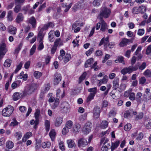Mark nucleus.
<instances>
[{"mask_svg":"<svg viewBox=\"0 0 151 151\" xmlns=\"http://www.w3.org/2000/svg\"><path fill=\"white\" fill-rule=\"evenodd\" d=\"M18 124V122L16 121L15 119H14L13 121L11 122L10 125L11 126L14 127L17 125Z\"/></svg>","mask_w":151,"mask_h":151,"instance_id":"nucleus-53","label":"nucleus"},{"mask_svg":"<svg viewBox=\"0 0 151 151\" xmlns=\"http://www.w3.org/2000/svg\"><path fill=\"white\" fill-rule=\"evenodd\" d=\"M92 127V124L91 122H88L85 125L83 129V132L84 134H87L90 132Z\"/></svg>","mask_w":151,"mask_h":151,"instance_id":"nucleus-4","label":"nucleus"},{"mask_svg":"<svg viewBox=\"0 0 151 151\" xmlns=\"http://www.w3.org/2000/svg\"><path fill=\"white\" fill-rule=\"evenodd\" d=\"M93 62V59L91 58L88 59L86 62L85 64V67L86 68H88L91 67L92 63Z\"/></svg>","mask_w":151,"mask_h":151,"instance_id":"nucleus-22","label":"nucleus"},{"mask_svg":"<svg viewBox=\"0 0 151 151\" xmlns=\"http://www.w3.org/2000/svg\"><path fill=\"white\" fill-rule=\"evenodd\" d=\"M88 143L86 139L84 138L79 139L78 141V145L79 147H84L88 145Z\"/></svg>","mask_w":151,"mask_h":151,"instance_id":"nucleus-8","label":"nucleus"},{"mask_svg":"<svg viewBox=\"0 0 151 151\" xmlns=\"http://www.w3.org/2000/svg\"><path fill=\"white\" fill-rule=\"evenodd\" d=\"M108 124V123L107 121L105 120L103 121L99 127L100 128L104 129L107 127Z\"/></svg>","mask_w":151,"mask_h":151,"instance_id":"nucleus-23","label":"nucleus"},{"mask_svg":"<svg viewBox=\"0 0 151 151\" xmlns=\"http://www.w3.org/2000/svg\"><path fill=\"white\" fill-rule=\"evenodd\" d=\"M80 128L81 126L79 124H76L74 126L72 131L73 132L77 134L79 132Z\"/></svg>","mask_w":151,"mask_h":151,"instance_id":"nucleus-21","label":"nucleus"},{"mask_svg":"<svg viewBox=\"0 0 151 151\" xmlns=\"http://www.w3.org/2000/svg\"><path fill=\"white\" fill-rule=\"evenodd\" d=\"M33 75L36 78H39L41 76L42 73L38 71H35L34 72Z\"/></svg>","mask_w":151,"mask_h":151,"instance_id":"nucleus-41","label":"nucleus"},{"mask_svg":"<svg viewBox=\"0 0 151 151\" xmlns=\"http://www.w3.org/2000/svg\"><path fill=\"white\" fill-rule=\"evenodd\" d=\"M129 99L130 100L134 101L136 99V97L134 93L132 92L129 94Z\"/></svg>","mask_w":151,"mask_h":151,"instance_id":"nucleus-49","label":"nucleus"},{"mask_svg":"<svg viewBox=\"0 0 151 151\" xmlns=\"http://www.w3.org/2000/svg\"><path fill=\"white\" fill-rule=\"evenodd\" d=\"M42 147L43 148H49L51 145L50 142H43L42 144Z\"/></svg>","mask_w":151,"mask_h":151,"instance_id":"nucleus-40","label":"nucleus"},{"mask_svg":"<svg viewBox=\"0 0 151 151\" xmlns=\"http://www.w3.org/2000/svg\"><path fill=\"white\" fill-rule=\"evenodd\" d=\"M49 136L52 141H54L55 140L56 134L54 129H52L50 130L49 133Z\"/></svg>","mask_w":151,"mask_h":151,"instance_id":"nucleus-20","label":"nucleus"},{"mask_svg":"<svg viewBox=\"0 0 151 151\" xmlns=\"http://www.w3.org/2000/svg\"><path fill=\"white\" fill-rule=\"evenodd\" d=\"M130 40L125 38H123L121 42L119 43V45L120 47H123L127 45L128 43L130 42Z\"/></svg>","mask_w":151,"mask_h":151,"instance_id":"nucleus-18","label":"nucleus"},{"mask_svg":"<svg viewBox=\"0 0 151 151\" xmlns=\"http://www.w3.org/2000/svg\"><path fill=\"white\" fill-rule=\"evenodd\" d=\"M95 95H94V94L90 93L87 98L86 100L87 102H88L93 99Z\"/></svg>","mask_w":151,"mask_h":151,"instance_id":"nucleus-50","label":"nucleus"},{"mask_svg":"<svg viewBox=\"0 0 151 151\" xmlns=\"http://www.w3.org/2000/svg\"><path fill=\"white\" fill-rule=\"evenodd\" d=\"M12 62V61L10 59H7L4 63V65L5 67H9L10 66Z\"/></svg>","mask_w":151,"mask_h":151,"instance_id":"nucleus-32","label":"nucleus"},{"mask_svg":"<svg viewBox=\"0 0 151 151\" xmlns=\"http://www.w3.org/2000/svg\"><path fill=\"white\" fill-rule=\"evenodd\" d=\"M144 75L147 77H150L151 76V72L149 70H147L144 73Z\"/></svg>","mask_w":151,"mask_h":151,"instance_id":"nucleus-52","label":"nucleus"},{"mask_svg":"<svg viewBox=\"0 0 151 151\" xmlns=\"http://www.w3.org/2000/svg\"><path fill=\"white\" fill-rule=\"evenodd\" d=\"M22 46V43H20L18 46L17 47L15 50V53H18L20 50H21Z\"/></svg>","mask_w":151,"mask_h":151,"instance_id":"nucleus-57","label":"nucleus"},{"mask_svg":"<svg viewBox=\"0 0 151 151\" xmlns=\"http://www.w3.org/2000/svg\"><path fill=\"white\" fill-rule=\"evenodd\" d=\"M108 77L106 75L102 79L98 81H99V82L98 83L99 86H100L103 83H106L108 81Z\"/></svg>","mask_w":151,"mask_h":151,"instance_id":"nucleus-24","label":"nucleus"},{"mask_svg":"<svg viewBox=\"0 0 151 151\" xmlns=\"http://www.w3.org/2000/svg\"><path fill=\"white\" fill-rule=\"evenodd\" d=\"M69 129L67 127H65L63 128L62 131L63 134L65 135L69 131Z\"/></svg>","mask_w":151,"mask_h":151,"instance_id":"nucleus-60","label":"nucleus"},{"mask_svg":"<svg viewBox=\"0 0 151 151\" xmlns=\"http://www.w3.org/2000/svg\"><path fill=\"white\" fill-rule=\"evenodd\" d=\"M27 22L31 24L33 28H35L36 25V21L35 18L32 17L28 18L27 21Z\"/></svg>","mask_w":151,"mask_h":151,"instance_id":"nucleus-11","label":"nucleus"},{"mask_svg":"<svg viewBox=\"0 0 151 151\" xmlns=\"http://www.w3.org/2000/svg\"><path fill=\"white\" fill-rule=\"evenodd\" d=\"M45 125L46 131L47 132L49 131L50 128V122L47 120H45Z\"/></svg>","mask_w":151,"mask_h":151,"instance_id":"nucleus-31","label":"nucleus"},{"mask_svg":"<svg viewBox=\"0 0 151 151\" xmlns=\"http://www.w3.org/2000/svg\"><path fill=\"white\" fill-rule=\"evenodd\" d=\"M24 16L22 13H19L17 15L15 19V21L17 23H19L22 22L24 19Z\"/></svg>","mask_w":151,"mask_h":151,"instance_id":"nucleus-16","label":"nucleus"},{"mask_svg":"<svg viewBox=\"0 0 151 151\" xmlns=\"http://www.w3.org/2000/svg\"><path fill=\"white\" fill-rule=\"evenodd\" d=\"M101 3V0H94L93 3L94 6H99Z\"/></svg>","mask_w":151,"mask_h":151,"instance_id":"nucleus-51","label":"nucleus"},{"mask_svg":"<svg viewBox=\"0 0 151 151\" xmlns=\"http://www.w3.org/2000/svg\"><path fill=\"white\" fill-rule=\"evenodd\" d=\"M142 96V93L140 92H138L136 95V100L137 102H140L141 101V97Z\"/></svg>","mask_w":151,"mask_h":151,"instance_id":"nucleus-48","label":"nucleus"},{"mask_svg":"<svg viewBox=\"0 0 151 151\" xmlns=\"http://www.w3.org/2000/svg\"><path fill=\"white\" fill-rule=\"evenodd\" d=\"M14 146V143L11 141H9L6 143V146L9 149L12 148Z\"/></svg>","mask_w":151,"mask_h":151,"instance_id":"nucleus-35","label":"nucleus"},{"mask_svg":"<svg viewBox=\"0 0 151 151\" xmlns=\"http://www.w3.org/2000/svg\"><path fill=\"white\" fill-rule=\"evenodd\" d=\"M150 89L147 88L145 91V93L143 94L142 98V100L143 101H147L151 99V93L150 92Z\"/></svg>","mask_w":151,"mask_h":151,"instance_id":"nucleus-7","label":"nucleus"},{"mask_svg":"<svg viewBox=\"0 0 151 151\" xmlns=\"http://www.w3.org/2000/svg\"><path fill=\"white\" fill-rule=\"evenodd\" d=\"M14 136L18 140H19L22 137V134L20 132H16L14 134Z\"/></svg>","mask_w":151,"mask_h":151,"instance_id":"nucleus-38","label":"nucleus"},{"mask_svg":"<svg viewBox=\"0 0 151 151\" xmlns=\"http://www.w3.org/2000/svg\"><path fill=\"white\" fill-rule=\"evenodd\" d=\"M21 5L18 4L14 8V11L15 13H18L20 11L21 9Z\"/></svg>","mask_w":151,"mask_h":151,"instance_id":"nucleus-42","label":"nucleus"},{"mask_svg":"<svg viewBox=\"0 0 151 151\" xmlns=\"http://www.w3.org/2000/svg\"><path fill=\"white\" fill-rule=\"evenodd\" d=\"M97 62H95L91 67V69H93L95 71H96L99 70L100 68L97 65Z\"/></svg>","mask_w":151,"mask_h":151,"instance_id":"nucleus-47","label":"nucleus"},{"mask_svg":"<svg viewBox=\"0 0 151 151\" xmlns=\"http://www.w3.org/2000/svg\"><path fill=\"white\" fill-rule=\"evenodd\" d=\"M36 47V46L34 45L30 50V55H33L35 52Z\"/></svg>","mask_w":151,"mask_h":151,"instance_id":"nucleus-62","label":"nucleus"},{"mask_svg":"<svg viewBox=\"0 0 151 151\" xmlns=\"http://www.w3.org/2000/svg\"><path fill=\"white\" fill-rule=\"evenodd\" d=\"M97 88L96 87H95L90 88L88 89V91L91 93V94H94L95 95L97 93Z\"/></svg>","mask_w":151,"mask_h":151,"instance_id":"nucleus-39","label":"nucleus"},{"mask_svg":"<svg viewBox=\"0 0 151 151\" xmlns=\"http://www.w3.org/2000/svg\"><path fill=\"white\" fill-rule=\"evenodd\" d=\"M38 86L37 84L36 83L27 86L23 91L24 96H26L30 95L37 89Z\"/></svg>","mask_w":151,"mask_h":151,"instance_id":"nucleus-1","label":"nucleus"},{"mask_svg":"<svg viewBox=\"0 0 151 151\" xmlns=\"http://www.w3.org/2000/svg\"><path fill=\"white\" fill-rule=\"evenodd\" d=\"M14 109L11 106H8L2 111V115L4 116H9L12 113Z\"/></svg>","mask_w":151,"mask_h":151,"instance_id":"nucleus-3","label":"nucleus"},{"mask_svg":"<svg viewBox=\"0 0 151 151\" xmlns=\"http://www.w3.org/2000/svg\"><path fill=\"white\" fill-rule=\"evenodd\" d=\"M116 113V110L114 108H113L109 113V117H114Z\"/></svg>","mask_w":151,"mask_h":151,"instance_id":"nucleus-26","label":"nucleus"},{"mask_svg":"<svg viewBox=\"0 0 151 151\" xmlns=\"http://www.w3.org/2000/svg\"><path fill=\"white\" fill-rule=\"evenodd\" d=\"M59 99L56 98L54 101V103L52 106V109H54L58 106L59 105Z\"/></svg>","mask_w":151,"mask_h":151,"instance_id":"nucleus-36","label":"nucleus"},{"mask_svg":"<svg viewBox=\"0 0 151 151\" xmlns=\"http://www.w3.org/2000/svg\"><path fill=\"white\" fill-rule=\"evenodd\" d=\"M121 72L124 75L127 73L130 74L132 72V67L129 66L128 67L124 68L121 70Z\"/></svg>","mask_w":151,"mask_h":151,"instance_id":"nucleus-12","label":"nucleus"},{"mask_svg":"<svg viewBox=\"0 0 151 151\" xmlns=\"http://www.w3.org/2000/svg\"><path fill=\"white\" fill-rule=\"evenodd\" d=\"M73 124V122L70 120H69L66 122L65 127H67L68 128L70 129L71 128Z\"/></svg>","mask_w":151,"mask_h":151,"instance_id":"nucleus-46","label":"nucleus"},{"mask_svg":"<svg viewBox=\"0 0 151 151\" xmlns=\"http://www.w3.org/2000/svg\"><path fill=\"white\" fill-rule=\"evenodd\" d=\"M8 21H12L13 19V12L12 11H9L7 15Z\"/></svg>","mask_w":151,"mask_h":151,"instance_id":"nucleus-29","label":"nucleus"},{"mask_svg":"<svg viewBox=\"0 0 151 151\" xmlns=\"http://www.w3.org/2000/svg\"><path fill=\"white\" fill-rule=\"evenodd\" d=\"M100 22L101 23L100 30L102 32H104L108 29L106 23L101 17L100 18Z\"/></svg>","mask_w":151,"mask_h":151,"instance_id":"nucleus-10","label":"nucleus"},{"mask_svg":"<svg viewBox=\"0 0 151 151\" xmlns=\"http://www.w3.org/2000/svg\"><path fill=\"white\" fill-rule=\"evenodd\" d=\"M94 51V49L93 48H90L88 50L86 51V54L87 56H88L90 55Z\"/></svg>","mask_w":151,"mask_h":151,"instance_id":"nucleus-59","label":"nucleus"},{"mask_svg":"<svg viewBox=\"0 0 151 151\" xmlns=\"http://www.w3.org/2000/svg\"><path fill=\"white\" fill-rule=\"evenodd\" d=\"M110 146V144H104L103 146L101 148V150L102 151H107L108 150V147Z\"/></svg>","mask_w":151,"mask_h":151,"instance_id":"nucleus-45","label":"nucleus"},{"mask_svg":"<svg viewBox=\"0 0 151 151\" xmlns=\"http://www.w3.org/2000/svg\"><path fill=\"white\" fill-rule=\"evenodd\" d=\"M54 76V84L55 85H57L61 80V76L60 74L58 73H56Z\"/></svg>","mask_w":151,"mask_h":151,"instance_id":"nucleus-13","label":"nucleus"},{"mask_svg":"<svg viewBox=\"0 0 151 151\" xmlns=\"http://www.w3.org/2000/svg\"><path fill=\"white\" fill-rule=\"evenodd\" d=\"M110 57L111 55L109 54H106L104 60L102 61V63H104L106 60L110 58Z\"/></svg>","mask_w":151,"mask_h":151,"instance_id":"nucleus-54","label":"nucleus"},{"mask_svg":"<svg viewBox=\"0 0 151 151\" xmlns=\"http://www.w3.org/2000/svg\"><path fill=\"white\" fill-rule=\"evenodd\" d=\"M101 112L100 108L98 106H96L94 107L93 110V116L96 118H98Z\"/></svg>","mask_w":151,"mask_h":151,"instance_id":"nucleus-9","label":"nucleus"},{"mask_svg":"<svg viewBox=\"0 0 151 151\" xmlns=\"http://www.w3.org/2000/svg\"><path fill=\"white\" fill-rule=\"evenodd\" d=\"M120 142L119 140L116 141L115 142L112 143L111 149V151H113L115 149L117 148L119 145Z\"/></svg>","mask_w":151,"mask_h":151,"instance_id":"nucleus-25","label":"nucleus"},{"mask_svg":"<svg viewBox=\"0 0 151 151\" xmlns=\"http://www.w3.org/2000/svg\"><path fill=\"white\" fill-rule=\"evenodd\" d=\"M115 62L116 63H118V62L122 63L123 64H124V58L122 56H118L117 58L115 60Z\"/></svg>","mask_w":151,"mask_h":151,"instance_id":"nucleus-33","label":"nucleus"},{"mask_svg":"<svg viewBox=\"0 0 151 151\" xmlns=\"http://www.w3.org/2000/svg\"><path fill=\"white\" fill-rule=\"evenodd\" d=\"M59 146L60 149L62 151L65 150V147L64 145V143L63 141L60 142L59 143Z\"/></svg>","mask_w":151,"mask_h":151,"instance_id":"nucleus-44","label":"nucleus"},{"mask_svg":"<svg viewBox=\"0 0 151 151\" xmlns=\"http://www.w3.org/2000/svg\"><path fill=\"white\" fill-rule=\"evenodd\" d=\"M145 7L144 6H141L139 7H134L132 10V13L134 14H138L139 13H142L143 12V10H142L144 9L145 11Z\"/></svg>","mask_w":151,"mask_h":151,"instance_id":"nucleus-5","label":"nucleus"},{"mask_svg":"<svg viewBox=\"0 0 151 151\" xmlns=\"http://www.w3.org/2000/svg\"><path fill=\"white\" fill-rule=\"evenodd\" d=\"M54 36L53 35L52 31H50L48 33V38L49 41L51 42H53L54 40Z\"/></svg>","mask_w":151,"mask_h":151,"instance_id":"nucleus-34","label":"nucleus"},{"mask_svg":"<svg viewBox=\"0 0 151 151\" xmlns=\"http://www.w3.org/2000/svg\"><path fill=\"white\" fill-rule=\"evenodd\" d=\"M71 58V55L67 53L65 57L64 58V61L65 63L68 62Z\"/></svg>","mask_w":151,"mask_h":151,"instance_id":"nucleus-37","label":"nucleus"},{"mask_svg":"<svg viewBox=\"0 0 151 151\" xmlns=\"http://www.w3.org/2000/svg\"><path fill=\"white\" fill-rule=\"evenodd\" d=\"M101 9L99 15L98 17L99 19L101 17L102 19L103 17L107 18L109 16L111 12L109 9H108L106 7H102Z\"/></svg>","mask_w":151,"mask_h":151,"instance_id":"nucleus-2","label":"nucleus"},{"mask_svg":"<svg viewBox=\"0 0 151 151\" xmlns=\"http://www.w3.org/2000/svg\"><path fill=\"white\" fill-rule=\"evenodd\" d=\"M5 43H2L1 44L0 46V59L2 58L7 51Z\"/></svg>","mask_w":151,"mask_h":151,"instance_id":"nucleus-6","label":"nucleus"},{"mask_svg":"<svg viewBox=\"0 0 151 151\" xmlns=\"http://www.w3.org/2000/svg\"><path fill=\"white\" fill-rule=\"evenodd\" d=\"M86 72H84L83 74L79 78V83H80L81 82L84 80L86 76Z\"/></svg>","mask_w":151,"mask_h":151,"instance_id":"nucleus-43","label":"nucleus"},{"mask_svg":"<svg viewBox=\"0 0 151 151\" xmlns=\"http://www.w3.org/2000/svg\"><path fill=\"white\" fill-rule=\"evenodd\" d=\"M131 128V125L130 124H128L124 126V129L126 131L129 130Z\"/></svg>","mask_w":151,"mask_h":151,"instance_id":"nucleus-55","label":"nucleus"},{"mask_svg":"<svg viewBox=\"0 0 151 151\" xmlns=\"http://www.w3.org/2000/svg\"><path fill=\"white\" fill-rule=\"evenodd\" d=\"M40 109H36L35 113V117L36 119L35 126H37L39 122V117L40 114Z\"/></svg>","mask_w":151,"mask_h":151,"instance_id":"nucleus-14","label":"nucleus"},{"mask_svg":"<svg viewBox=\"0 0 151 151\" xmlns=\"http://www.w3.org/2000/svg\"><path fill=\"white\" fill-rule=\"evenodd\" d=\"M151 52V45H149L146 50V54L147 55H149Z\"/></svg>","mask_w":151,"mask_h":151,"instance_id":"nucleus-64","label":"nucleus"},{"mask_svg":"<svg viewBox=\"0 0 151 151\" xmlns=\"http://www.w3.org/2000/svg\"><path fill=\"white\" fill-rule=\"evenodd\" d=\"M43 30L42 29H41L39 32V33L37 36L38 39L40 40L41 41H42L44 35L43 34Z\"/></svg>","mask_w":151,"mask_h":151,"instance_id":"nucleus-27","label":"nucleus"},{"mask_svg":"<svg viewBox=\"0 0 151 151\" xmlns=\"http://www.w3.org/2000/svg\"><path fill=\"white\" fill-rule=\"evenodd\" d=\"M8 32L10 34L15 35L17 32V28L12 25H9L8 28Z\"/></svg>","mask_w":151,"mask_h":151,"instance_id":"nucleus-15","label":"nucleus"},{"mask_svg":"<svg viewBox=\"0 0 151 151\" xmlns=\"http://www.w3.org/2000/svg\"><path fill=\"white\" fill-rule=\"evenodd\" d=\"M146 81L145 78L144 77H142L139 80V83L141 84H143Z\"/></svg>","mask_w":151,"mask_h":151,"instance_id":"nucleus-63","label":"nucleus"},{"mask_svg":"<svg viewBox=\"0 0 151 151\" xmlns=\"http://www.w3.org/2000/svg\"><path fill=\"white\" fill-rule=\"evenodd\" d=\"M113 88L116 89L119 86V78H116L113 81Z\"/></svg>","mask_w":151,"mask_h":151,"instance_id":"nucleus-19","label":"nucleus"},{"mask_svg":"<svg viewBox=\"0 0 151 151\" xmlns=\"http://www.w3.org/2000/svg\"><path fill=\"white\" fill-rule=\"evenodd\" d=\"M68 147L69 148H73L75 145V143L73 140L72 139L68 140L67 141Z\"/></svg>","mask_w":151,"mask_h":151,"instance_id":"nucleus-28","label":"nucleus"},{"mask_svg":"<svg viewBox=\"0 0 151 151\" xmlns=\"http://www.w3.org/2000/svg\"><path fill=\"white\" fill-rule=\"evenodd\" d=\"M21 94L19 93H15L13 96V99L14 100L16 101L19 99L21 96Z\"/></svg>","mask_w":151,"mask_h":151,"instance_id":"nucleus-30","label":"nucleus"},{"mask_svg":"<svg viewBox=\"0 0 151 151\" xmlns=\"http://www.w3.org/2000/svg\"><path fill=\"white\" fill-rule=\"evenodd\" d=\"M145 33V30L144 29H139L138 30L137 34L140 36L142 35Z\"/></svg>","mask_w":151,"mask_h":151,"instance_id":"nucleus-58","label":"nucleus"},{"mask_svg":"<svg viewBox=\"0 0 151 151\" xmlns=\"http://www.w3.org/2000/svg\"><path fill=\"white\" fill-rule=\"evenodd\" d=\"M50 88V85L49 83L45 84L44 86V91L47 92L49 90Z\"/></svg>","mask_w":151,"mask_h":151,"instance_id":"nucleus-56","label":"nucleus"},{"mask_svg":"<svg viewBox=\"0 0 151 151\" xmlns=\"http://www.w3.org/2000/svg\"><path fill=\"white\" fill-rule=\"evenodd\" d=\"M63 121V118L58 117L55 119V125L56 127H58L62 124Z\"/></svg>","mask_w":151,"mask_h":151,"instance_id":"nucleus-17","label":"nucleus"},{"mask_svg":"<svg viewBox=\"0 0 151 151\" xmlns=\"http://www.w3.org/2000/svg\"><path fill=\"white\" fill-rule=\"evenodd\" d=\"M60 41L61 39L60 38H59L56 39L54 42L53 45L58 47V45L59 43L60 42Z\"/></svg>","mask_w":151,"mask_h":151,"instance_id":"nucleus-61","label":"nucleus"}]
</instances>
